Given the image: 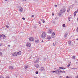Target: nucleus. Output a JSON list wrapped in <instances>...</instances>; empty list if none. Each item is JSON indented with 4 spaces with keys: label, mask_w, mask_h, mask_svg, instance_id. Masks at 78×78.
<instances>
[{
    "label": "nucleus",
    "mask_w": 78,
    "mask_h": 78,
    "mask_svg": "<svg viewBox=\"0 0 78 78\" xmlns=\"http://www.w3.org/2000/svg\"><path fill=\"white\" fill-rule=\"evenodd\" d=\"M45 36H46V34L45 32H44L42 33L41 35L42 38V39H44V38L46 37Z\"/></svg>",
    "instance_id": "nucleus-1"
},
{
    "label": "nucleus",
    "mask_w": 78,
    "mask_h": 78,
    "mask_svg": "<svg viewBox=\"0 0 78 78\" xmlns=\"http://www.w3.org/2000/svg\"><path fill=\"white\" fill-rule=\"evenodd\" d=\"M66 10L65 9L62 8L60 10V12H61V13H62V14H64V13L66 12Z\"/></svg>",
    "instance_id": "nucleus-2"
},
{
    "label": "nucleus",
    "mask_w": 78,
    "mask_h": 78,
    "mask_svg": "<svg viewBox=\"0 0 78 78\" xmlns=\"http://www.w3.org/2000/svg\"><path fill=\"white\" fill-rule=\"evenodd\" d=\"M31 43H27L26 44V45L27 47V48H28L29 47H31Z\"/></svg>",
    "instance_id": "nucleus-3"
},
{
    "label": "nucleus",
    "mask_w": 78,
    "mask_h": 78,
    "mask_svg": "<svg viewBox=\"0 0 78 78\" xmlns=\"http://www.w3.org/2000/svg\"><path fill=\"white\" fill-rule=\"evenodd\" d=\"M53 32V30L50 29H49L48 32V33H49V34H51L52 32Z\"/></svg>",
    "instance_id": "nucleus-4"
},
{
    "label": "nucleus",
    "mask_w": 78,
    "mask_h": 78,
    "mask_svg": "<svg viewBox=\"0 0 78 78\" xmlns=\"http://www.w3.org/2000/svg\"><path fill=\"white\" fill-rule=\"evenodd\" d=\"M29 41H34V38L33 37H30L29 38Z\"/></svg>",
    "instance_id": "nucleus-5"
},
{
    "label": "nucleus",
    "mask_w": 78,
    "mask_h": 78,
    "mask_svg": "<svg viewBox=\"0 0 78 78\" xmlns=\"http://www.w3.org/2000/svg\"><path fill=\"white\" fill-rule=\"evenodd\" d=\"M39 70L40 71H45V69H44L43 67L40 68Z\"/></svg>",
    "instance_id": "nucleus-6"
},
{
    "label": "nucleus",
    "mask_w": 78,
    "mask_h": 78,
    "mask_svg": "<svg viewBox=\"0 0 78 78\" xmlns=\"http://www.w3.org/2000/svg\"><path fill=\"white\" fill-rule=\"evenodd\" d=\"M12 55L13 56H17V54L16 52H13Z\"/></svg>",
    "instance_id": "nucleus-7"
},
{
    "label": "nucleus",
    "mask_w": 78,
    "mask_h": 78,
    "mask_svg": "<svg viewBox=\"0 0 78 78\" xmlns=\"http://www.w3.org/2000/svg\"><path fill=\"white\" fill-rule=\"evenodd\" d=\"M62 13H61V12H58V16H59V17H61V15H62Z\"/></svg>",
    "instance_id": "nucleus-8"
},
{
    "label": "nucleus",
    "mask_w": 78,
    "mask_h": 78,
    "mask_svg": "<svg viewBox=\"0 0 78 78\" xmlns=\"http://www.w3.org/2000/svg\"><path fill=\"white\" fill-rule=\"evenodd\" d=\"M68 34H69L68 33H65V35H64V37H65V38L67 37V36H68Z\"/></svg>",
    "instance_id": "nucleus-9"
},
{
    "label": "nucleus",
    "mask_w": 78,
    "mask_h": 78,
    "mask_svg": "<svg viewBox=\"0 0 78 78\" xmlns=\"http://www.w3.org/2000/svg\"><path fill=\"white\" fill-rule=\"evenodd\" d=\"M9 69L12 70V69H14V67L12 66H10L9 67Z\"/></svg>",
    "instance_id": "nucleus-10"
},
{
    "label": "nucleus",
    "mask_w": 78,
    "mask_h": 78,
    "mask_svg": "<svg viewBox=\"0 0 78 78\" xmlns=\"http://www.w3.org/2000/svg\"><path fill=\"white\" fill-rule=\"evenodd\" d=\"M47 39H48V40H50L51 39V37L50 36H48L46 38Z\"/></svg>",
    "instance_id": "nucleus-11"
},
{
    "label": "nucleus",
    "mask_w": 78,
    "mask_h": 78,
    "mask_svg": "<svg viewBox=\"0 0 78 78\" xmlns=\"http://www.w3.org/2000/svg\"><path fill=\"white\" fill-rule=\"evenodd\" d=\"M59 69H62V70H65V69H66V68L62 67H59Z\"/></svg>",
    "instance_id": "nucleus-12"
},
{
    "label": "nucleus",
    "mask_w": 78,
    "mask_h": 78,
    "mask_svg": "<svg viewBox=\"0 0 78 78\" xmlns=\"http://www.w3.org/2000/svg\"><path fill=\"white\" fill-rule=\"evenodd\" d=\"M51 22L52 24H53V25H55V24H56V22H55V21H54L53 20H52L51 21Z\"/></svg>",
    "instance_id": "nucleus-13"
},
{
    "label": "nucleus",
    "mask_w": 78,
    "mask_h": 78,
    "mask_svg": "<svg viewBox=\"0 0 78 78\" xmlns=\"http://www.w3.org/2000/svg\"><path fill=\"white\" fill-rule=\"evenodd\" d=\"M35 41L37 43V44H38V43L39 42V39L36 40Z\"/></svg>",
    "instance_id": "nucleus-14"
},
{
    "label": "nucleus",
    "mask_w": 78,
    "mask_h": 78,
    "mask_svg": "<svg viewBox=\"0 0 78 78\" xmlns=\"http://www.w3.org/2000/svg\"><path fill=\"white\" fill-rule=\"evenodd\" d=\"M21 53H22L21 51H19L17 52V55H21Z\"/></svg>",
    "instance_id": "nucleus-15"
},
{
    "label": "nucleus",
    "mask_w": 78,
    "mask_h": 78,
    "mask_svg": "<svg viewBox=\"0 0 78 78\" xmlns=\"http://www.w3.org/2000/svg\"><path fill=\"white\" fill-rule=\"evenodd\" d=\"M34 66L35 67H36V68H38V67H39V65L38 64L37 65H34Z\"/></svg>",
    "instance_id": "nucleus-16"
},
{
    "label": "nucleus",
    "mask_w": 78,
    "mask_h": 78,
    "mask_svg": "<svg viewBox=\"0 0 78 78\" xmlns=\"http://www.w3.org/2000/svg\"><path fill=\"white\" fill-rule=\"evenodd\" d=\"M68 44L69 46L71 45V41H68Z\"/></svg>",
    "instance_id": "nucleus-17"
},
{
    "label": "nucleus",
    "mask_w": 78,
    "mask_h": 78,
    "mask_svg": "<svg viewBox=\"0 0 78 78\" xmlns=\"http://www.w3.org/2000/svg\"><path fill=\"white\" fill-rule=\"evenodd\" d=\"M19 11H20V12H23V9L22 8Z\"/></svg>",
    "instance_id": "nucleus-18"
},
{
    "label": "nucleus",
    "mask_w": 78,
    "mask_h": 78,
    "mask_svg": "<svg viewBox=\"0 0 78 78\" xmlns=\"http://www.w3.org/2000/svg\"><path fill=\"white\" fill-rule=\"evenodd\" d=\"M39 62L38 60H36L35 61V62H34V64H36V63H37Z\"/></svg>",
    "instance_id": "nucleus-19"
},
{
    "label": "nucleus",
    "mask_w": 78,
    "mask_h": 78,
    "mask_svg": "<svg viewBox=\"0 0 78 78\" xmlns=\"http://www.w3.org/2000/svg\"><path fill=\"white\" fill-rule=\"evenodd\" d=\"M28 68V66H25V69H27Z\"/></svg>",
    "instance_id": "nucleus-20"
},
{
    "label": "nucleus",
    "mask_w": 78,
    "mask_h": 78,
    "mask_svg": "<svg viewBox=\"0 0 78 78\" xmlns=\"http://www.w3.org/2000/svg\"><path fill=\"white\" fill-rule=\"evenodd\" d=\"M76 13H77V12H75L74 13V16H75V17L76 16Z\"/></svg>",
    "instance_id": "nucleus-21"
},
{
    "label": "nucleus",
    "mask_w": 78,
    "mask_h": 78,
    "mask_svg": "<svg viewBox=\"0 0 78 78\" xmlns=\"http://www.w3.org/2000/svg\"><path fill=\"white\" fill-rule=\"evenodd\" d=\"M58 69H57L55 71V73H56V74H57V73L58 72Z\"/></svg>",
    "instance_id": "nucleus-22"
},
{
    "label": "nucleus",
    "mask_w": 78,
    "mask_h": 78,
    "mask_svg": "<svg viewBox=\"0 0 78 78\" xmlns=\"http://www.w3.org/2000/svg\"><path fill=\"white\" fill-rule=\"evenodd\" d=\"M18 8H19V10H20V9H22V7H21L20 6H19Z\"/></svg>",
    "instance_id": "nucleus-23"
},
{
    "label": "nucleus",
    "mask_w": 78,
    "mask_h": 78,
    "mask_svg": "<svg viewBox=\"0 0 78 78\" xmlns=\"http://www.w3.org/2000/svg\"><path fill=\"white\" fill-rule=\"evenodd\" d=\"M53 45L54 46H55V45H56V42L53 43Z\"/></svg>",
    "instance_id": "nucleus-24"
},
{
    "label": "nucleus",
    "mask_w": 78,
    "mask_h": 78,
    "mask_svg": "<svg viewBox=\"0 0 78 78\" xmlns=\"http://www.w3.org/2000/svg\"><path fill=\"white\" fill-rule=\"evenodd\" d=\"M70 7L68 9V10H67V12H69V11H70Z\"/></svg>",
    "instance_id": "nucleus-25"
},
{
    "label": "nucleus",
    "mask_w": 78,
    "mask_h": 78,
    "mask_svg": "<svg viewBox=\"0 0 78 78\" xmlns=\"http://www.w3.org/2000/svg\"><path fill=\"white\" fill-rule=\"evenodd\" d=\"M75 57H76L75 56H73V59H75Z\"/></svg>",
    "instance_id": "nucleus-26"
},
{
    "label": "nucleus",
    "mask_w": 78,
    "mask_h": 78,
    "mask_svg": "<svg viewBox=\"0 0 78 78\" xmlns=\"http://www.w3.org/2000/svg\"><path fill=\"white\" fill-rule=\"evenodd\" d=\"M58 71H59V72H60V73H62V71H61V70L58 69Z\"/></svg>",
    "instance_id": "nucleus-27"
},
{
    "label": "nucleus",
    "mask_w": 78,
    "mask_h": 78,
    "mask_svg": "<svg viewBox=\"0 0 78 78\" xmlns=\"http://www.w3.org/2000/svg\"><path fill=\"white\" fill-rule=\"evenodd\" d=\"M2 35L3 36V37H5V38H6V36H5V35L4 34H2Z\"/></svg>",
    "instance_id": "nucleus-28"
},
{
    "label": "nucleus",
    "mask_w": 78,
    "mask_h": 78,
    "mask_svg": "<svg viewBox=\"0 0 78 78\" xmlns=\"http://www.w3.org/2000/svg\"><path fill=\"white\" fill-rule=\"evenodd\" d=\"M52 36H55V32L52 33Z\"/></svg>",
    "instance_id": "nucleus-29"
},
{
    "label": "nucleus",
    "mask_w": 78,
    "mask_h": 78,
    "mask_svg": "<svg viewBox=\"0 0 78 78\" xmlns=\"http://www.w3.org/2000/svg\"><path fill=\"white\" fill-rule=\"evenodd\" d=\"M6 28H9V26L8 25H6Z\"/></svg>",
    "instance_id": "nucleus-30"
},
{
    "label": "nucleus",
    "mask_w": 78,
    "mask_h": 78,
    "mask_svg": "<svg viewBox=\"0 0 78 78\" xmlns=\"http://www.w3.org/2000/svg\"><path fill=\"white\" fill-rule=\"evenodd\" d=\"M2 56V53L0 52V56Z\"/></svg>",
    "instance_id": "nucleus-31"
},
{
    "label": "nucleus",
    "mask_w": 78,
    "mask_h": 78,
    "mask_svg": "<svg viewBox=\"0 0 78 78\" xmlns=\"http://www.w3.org/2000/svg\"><path fill=\"white\" fill-rule=\"evenodd\" d=\"M76 31L77 33H78V27L76 29Z\"/></svg>",
    "instance_id": "nucleus-32"
},
{
    "label": "nucleus",
    "mask_w": 78,
    "mask_h": 78,
    "mask_svg": "<svg viewBox=\"0 0 78 78\" xmlns=\"http://www.w3.org/2000/svg\"><path fill=\"white\" fill-rule=\"evenodd\" d=\"M60 72H59V71H58V72L57 73V75H59V74H60Z\"/></svg>",
    "instance_id": "nucleus-33"
},
{
    "label": "nucleus",
    "mask_w": 78,
    "mask_h": 78,
    "mask_svg": "<svg viewBox=\"0 0 78 78\" xmlns=\"http://www.w3.org/2000/svg\"><path fill=\"white\" fill-rule=\"evenodd\" d=\"M65 26H66V24H63L62 25V27H65Z\"/></svg>",
    "instance_id": "nucleus-34"
},
{
    "label": "nucleus",
    "mask_w": 78,
    "mask_h": 78,
    "mask_svg": "<svg viewBox=\"0 0 78 78\" xmlns=\"http://www.w3.org/2000/svg\"><path fill=\"white\" fill-rule=\"evenodd\" d=\"M70 66V63H69L67 67H69V66Z\"/></svg>",
    "instance_id": "nucleus-35"
},
{
    "label": "nucleus",
    "mask_w": 78,
    "mask_h": 78,
    "mask_svg": "<svg viewBox=\"0 0 78 78\" xmlns=\"http://www.w3.org/2000/svg\"><path fill=\"white\" fill-rule=\"evenodd\" d=\"M22 19L23 20H25V18L24 17L22 18Z\"/></svg>",
    "instance_id": "nucleus-36"
},
{
    "label": "nucleus",
    "mask_w": 78,
    "mask_h": 78,
    "mask_svg": "<svg viewBox=\"0 0 78 78\" xmlns=\"http://www.w3.org/2000/svg\"><path fill=\"white\" fill-rule=\"evenodd\" d=\"M35 73H36V74H38L39 73L38 72V71H36Z\"/></svg>",
    "instance_id": "nucleus-37"
},
{
    "label": "nucleus",
    "mask_w": 78,
    "mask_h": 78,
    "mask_svg": "<svg viewBox=\"0 0 78 78\" xmlns=\"http://www.w3.org/2000/svg\"><path fill=\"white\" fill-rule=\"evenodd\" d=\"M0 37H3V35H2V34H0Z\"/></svg>",
    "instance_id": "nucleus-38"
},
{
    "label": "nucleus",
    "mask_w": 78,
    "mask_h": 78,
    "mask_svg": "<svg viewBox=\"0 0 78 78\" xmlns=\"http://www.w3.org/2000/svg\"><path fill=\"white\" fill-rule=\"evenodd\" d=\"M66 73V72H65V71H62V73Z\"/></svg>",
    "instance_id": "nucleus-39"
},
{
    "label": "nucleus",
    "mask_w": 78,
    "mask_h": 78,
    "mask_svg": "<svg viewBox=\"0 0 78 78\" xmlns=\"http://www.w3.org/2000/svg\"><path fill=\"white\" fill-rule=\"evenodd\" d=\"M0 78H4V77L3 76H0Z\"/></svg>",
    "instance_id": "nucleus-40"
},
{
    "label": "nucleus",
    "mask_w": 78,
    "mask_h": 78,
    "mask_svg": "<svg viewBox=\"0 0 78 78\" xmlns=\"http://www.w3.org/2000/svg\"><path fill=\"white\" fill-rule=\"evenodd\" d=\"M52 38H55V37H54V35H52Z\"/></svg>",
    "instance_id": "nucleus-41"
},
{
    "label": "nucleus",
    "mask_w": 78,
    "mask_h": 78,
    "mask_svg": "<svg viewBox=\"0 0 78 78\" xmlns=\"http://www.w3.org/2000/svg\"><path fill=\"white\" fill-rule=\"evenodd\" d=\"M31 50H32V49H29V51H31Z\"/></svg>",
    "instance_id": "nucleus-42"
},
{
    "label": "nucleus",
    "mask_w": 78,
    "mask_h": 78,
    "mask_svg": "<svg viewBox=\"0 0 78 78\" xmlns=\"http://www.w3.org/2000/svg\"><path fill=\"white\" fill-rule=\"evenodd\" d=\"M76 68H72L71 69H73V70H74V69H76Z\"/></svg>",
    "instance_id": "nucleus-43"
},
{
    "label": "nucleus",
    "mask_w": 78,
    "mask_h": 78,
    "mask_svg": "<svg viewBox=\"0 0 78 78\" xmlns=\"http://www.w3.org/2000/svg\"><path fill=\"white\" fill-rule=\"evenodd\" d=\"M40 24V25H41V22L39 21V22H38Z\"/></svg>",
    "instance_id": "nucleus-44"
},
{
    "label": "nucleus",
    "mask_w": 78,
    "mask_h": 78,
    "mask_svg": "<svg viewBox=\"0 0 78 78\" xmlns=\"http://www.w3.org/2000/svg\"><path fill=\"white\" fill-rule=\"evenodd\" d=\"M55 73L56 72V71H52V73H55Z\"/></svg>",
    "instance_id": "nucleus-45"
},
{
    "label": "nucleus",
    "mask_w": 78,
    "mask_h": 78,
    "mask_svg": "<svg viewBox=\"0 0 78 78\" xmlns=\"http://www.w3.org/2000/svg\"><path fill=\"white\" fill-rule=\"evenodd\" d=\"M42 22H43V23H45V20H43Z\"/></svg>",
    "instance_id": "nucleus-46"
},
{
    "label": "nucleus",
    "mask_w": 78,
    "mask_h": 78,
    "mask_svg": "<svg viewBox=\"0 0 78 78\" xmlns=\"http://www.w3.org/2000/svg\"><path fill=\"white\" fill-rule=\"evenodd\" d=\"M76 12H78V9H77V10L76 11Z\"/></svg>",
    "instance_id": "nucleus-47"
},
{
    "label": "nucleus",
    "mask_w": 78,
    "mask_h": 78,
    "mask_svg": "<svg viewBox=\"0 0 78 78\" xmlns=\"http://www.w3.org/2000/svg\"><path fill=\"white\" fill-rule=\"evenodd\" d=\"M31 17H34V15H32L31 16Z\"/></svg>",
    "instance_id": "nucleus-48"
},
{
    "label": "nucleus",
    "mask_w": 78,
    "mask_h": 78,
    "mask_svg": "<svg viewBox=\"0 0 78 78\" xmlns=\"http://www.w3.org/2000/svg\"><path fill=\"white\" fill-rule=\"evenodd\" d=\"M76 78H78V75L76 76Z\"/></svg>",
    "instance_id": "nucleus-49"
},
{
    "label": "nucleus",
    "mask_w": 78,
    "mask_h": 78,
    "mask_svg": "<svg viewBox=\"0 0 78 78\" xmlns=\"http://www.w3.org/2000/svg\"><path fill=\"white\" fill-rule=\"evenodd\" d=\"M68 19H69V20H70V19H71V18L70 17H69L68 18Z\"/></svg>",
    "instance_id": "nucleus-50"
},
{
    "label": "nucleus",
    "mask_w": 78,
    "mask_h": 78,
    "mask_svg": "<svg viewBox=\"0 0 78 78\" xmlns=\"http://www.w3.org/2000/svg\"><path fill=\"white\" fill-rule=\"evenodd\" d=\"M34 28H36V26H35L34 27Z\"/></svg>",
    "instance_id": "nucleus-51"
},
{
    "label": "nucleus",
    "mask_w": 78,
    "mask_h": 78,
    "mask_svg": "<svg viewBox=\"0 0 78 78\" xmlns=\"http://www.w3.org/2000/svg\"><path fill=\"white\" fill-rule=\"evenodd\" d=\"M5 39V37H3L2 38V39Z\"/></svg>",
    "instance_id": "nucleus-52"
},
{
    "label": "nucleus",
    "mask_w": 78,
    "mask_h": 78,
    "mask_svg": "<svg viewBox=\"0 0 78 78\" xmlns=\"http://www.w3.org/2000/svg\"><path fill=\"white\" fill-rule=\"evenodd\" d=\"M6 78H9V76H6Z\"/></svg>",
    "instance_id": "nucleus-53"
},
{
    "label": "nucleus",
    "mask_w": 78,
    "mask_h": 78,
    "mask_svg": "<svg viewBox=\"0 0 78 78\" xmlns=\"http://www.w3.org/2000/svg\"><path fill=\"white\" fill-rule=\"evenodd\" d=\"M54 13H52V16H54Z\"/></svg>",
    "instance_id": "nucleus-54"
},
{
    "label": "nucleus",
    "mask_w": 78,
    "mask_h": 78,
    "mask_svg": "<svg viewBox=\"0 0 78 78\" xmlns=\"http://www.w3.org/2000/svg\"><path fill=\"white\" fill-rule=\"evenodd\" d=\"M55 7H57V5H55Z\"/></svg>",
    "instance_id": "nucleus-55"
},
{
    "label": "nucleus",
    "mask_w": 78,
    "mask_h": 78,
    "mask_svg": "<svg viewBox=\"0 0 78 78\" xmlns=\"http://www.w3.org/2000/svg\"><path fill=\"white\" fill-rule=\"evenodd\" d=\"M41 21H43V19H41Z\"/></svg>",
    "instance_id": "nucleus-56"
},
{
    "label": "nucleus",
    "mask_w": 78,
    "mask_h": 78,
    "mask_svg": "<svg viewBox=\"0 0 78 78\" xmlns=\"http://www.w3.org/2000/svg\"><path fill=\"white\" fill-rule=\"evenodd\" d=\"M62 76H60L59 77V78H62Z\"/></svg>",
    "instance_id": "nucleus-57"
},
{
    "label": "nucleus",
    "mask_w": 78,
    "mask_h": 78,
    "mask_svg": "<svg viewBox=\"0 0 78 78\" xmlns=\"http://www.w3.org/2000/svg\"><path fill=\"white\" fill-rule=\"evenodd\" d=\"M55 19H58V18L56 17V18H55Z\"/></svg>",
    "instance_id": "nucleus-58"
},
{
    "label": "nucleus",
    "mask_w": 78,
    "mask_h": 78,
    "mask_svg": "<svg viewBox=\"0 0 78 78\" xmlns=\"http://www.w3.org/2000/svg\"><path fill=\"white\" fill-rule=\"evenodd\" d=\"M8 46L9 47H10V45H8Z\"/></svg>",
    "instance_id": "nucleus-59"
},
{
    "label": "nucleus",
    "mask_w": 78,
    "mask_h": 78,
    "mask_svg": "<svg viewBox=\"0 0 78 78\" xmlns=\"http://www.w3.org/2000/svg\"><path fill=\"white\" fill-rule=\"evenodd\" d=\"M41 42H44V41L42 40V41H41Z\"/></svg>",
    "instance_id": "nucleus-60"
},
{
    "label": "nucleus",
    "mask_w": 78,
    "mask_h": 78,
    "mask_svg": "<svg viewBox=\"0 0 78 78\" xmlns=\"http://www.w3.org/2000/svg\"><path fill=\"white\" fill-rule=\"evenodd\" d=\"M34 78H37V77H34Z\"/></svg>",
    "instance_id": "nucleus-61"
},
{
    "label": "nucleus",
    "mask_w": 78,
    "mask_h": 78,
    "mask_svg": "<svg viewBox=\"0 0 78 78\" xmlns=\"http://www.w3.org/2000/svg\"><path fill=\"white\" fill-rule=\"evenodd\" d=\"M76 40L77 41H78V38H77V39H76Z\"/></svg>",
    "instance_id": "nucleus-62"
},
{
    "label": "nucleus",
    "mask_w": 78,
    "mask_h": 78,
    "mask_svg": "<svg viewBox=\"0 0 78 78\" xmlns=\"http://www.w3.org/2000/svg\"><path fill=\"white\" fill-rule=\"evenodd\" d=\"M9 0H5V1H8Z\"/></svg>",
    "instance_id": "nucleus-63"
},
{
    "label": "nucleus",
    "mask_w": 78,
    "mask_h": 78,
    "mask_svg": "<svg viewBox=\"0 0 78 78\" xmlns=\"http://www.w3.org/2000/svg\"><path fill=\"white\" fill-rule=\"evenodd\" d=\"M77 20H78V18L77 19Z\"/></svg>",
    "instance_id": "nucleus-64"
}]
</instances>
